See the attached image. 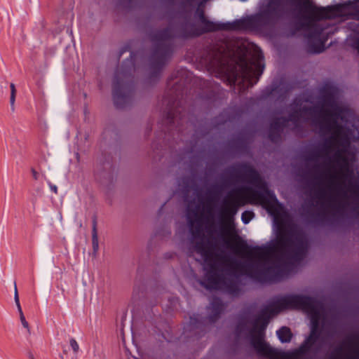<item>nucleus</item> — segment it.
Here are the masks:
<instances>
[{"label":"nucleus","mask_w":359,"mask_h":359,"mask_svg":"<svg viewBox=\"0 0 359 359\" xmlns=\"http://www.w3.org/2000/svg\"><path fill=\"white\" fill-rule=\"evenodd\" d=\"M324 311L322 302L300 294H287L262 309L248 329L241 320L236 327L240 337L248 332L257 353L268 359H300L320 352L318 344L320 320Z\"/></svg>","instance_id":"nucleus-2"},{"label":"nucleus","mask_w":359,"mask_h":359,"mask_svg":"<svg viewBox=\"0 0 359 359\" xmlns=\"http://www.w3.org/2000/svg\"><path fill=\"white\" fill-rule=\"evenodd\" d=\"M11 88V97H10V104L11 108L13 111L15 110V95H16V89L15 84L11 83L10 84Z\"/></svg>","instance_id":"nucleus-23"},{"label":"nucleus","mask_w":359,"mask_h":359,"mask_svg":"<svg viewBox=\"0 0 359 359\" xmlns=\"http://www.w3.org/2000/svg\"><path fill=\"white\" fill-rule=\"evenodd\" d=\"M48 184L50 189V190L54 192L55 194H57V187L56 185L53 184L50 181H47Z\"/></svg>","instance_id":"nucleus-29"},{"label":"nucleus","mask_w":359,"mask_h":359,"mask_svg":"<svg viewBox=\"0 0 359 359\" xmlns=\"http://www.w3.org/2000/svg\"><path fill=\"white\" fill-rule=\"evenodd\" d=\"M200 26L194 23L186 22L180 30L170 25L165 29L154 33L151 40L154 43V50L151 56V79H158L161 70L168 61L173 51L172 39L174 37L187 38L200 36L204 33L218 30H241L253 28L256 26L258 16H250L236 20L232 22H217L209 20L204 11L199 7L196 11Z\"/></svg>","instance_id":"nucleus-4"},{"label":"nucleus","mask_w":359,"mask_h":359,"mask_svg":"<svg viewBox=\"0 0 359 359\" xmlns=\"http://www.w3.org/2000/svg\"><path fill=\"white\" fill-rule=\"evenodd\" d=\"M276 334L281 343H288L291 341L292 337L290 329L287 327H282L277 330Z\"/></svg>","instance_id":"nucleus-20"},{"label":"nucleus","mask_w":359,"mask_h":359,"mask_svg":"<svg viewBox=\"0 0 359 359\" xmlns=\"http://www.w3.org/2000/svg\"><path fill=\"white\" fill-rule=\"evenodd\" d=\"M176 100L171 98L169 100H167V98H165L163 100L164 103H166L168 105V111L167 113V121L170 124L177 123V126L182 124L184 121V114L180 111V109H174L175 105Z\"/></svg>","instance_id":"nucleus-15"},{"label":"nucleus","mask_w":359,"mask_h":359,"mask_svg":"<svg viewBox=\"0 0 359 359\" xmlns=\"http://www.w3.org/2000/svg\"><path fill=\"white\" fill-rule=\"evenodd\" d=\"M231 177L236 180H247L250 184L256 186L260 191L255 190L250 187L244 186L236 188L229 192L232 196L234 194L244 195L252 204L262 205L269 212L278 214L280 204L274 193L270 191L264 182L260 177L258 172L250 165L241 164L229 169Z\"/></svg>","instance_id":"nucleus-7"},{"label":"nucleus","mask_w":359,"mask_h":359,"mask_svg":"<svg viewBox=\"0 0 359 359\" xmlns=\"http://www.w3.org/2000/svg\"><path fill=\"white\" fill-rule=\"evenodd\" d=\"M337 13L348 18L359 20V0L348 1L334 7Z\"/></svg>","instance_id":"nucleus-13"},{"label":"nucleus","mask_w":359,"mask_h":359,"mask_svg":"<svg viewBox=\"0 0 359 359\" xmlns=\"http://www.w3.org/2000/svg\"><path fill=\"white\" fill-rule=\"evenodd\" d=\"M200 316L198 315H194V316L190 317L189 324L188 325V328L190 331L194 329H201L202 325V323L199 320Z\"/></svg>","instance_id":"nucleus-21"},{"label":"nucleus","mask_w":359,"mask_h":359,"mask_svg":"<svg viewBox=\"0 0 359 359\" xmlns=\"http://www.w3.org/2000/svg\"><path fill=\"white\" fill-rule=\"evenodd\" d=\"M321 100L318 104L311 107H302L294 110L288 118L280 117L273 120L270 125L269 137L277 142L281 133L289 122L298 126L302 118L306 115L313 117V122L319 126L321 132L331 134L323 146L322 151L328 154L333 143L340 147H348L355 138L354 113L348 108L340 105L337 101V88L325 85L320 90Z\"/></svg>","instance_id":"nucleus-3"},{"label":"nucleus","mask_w":359,"mask_h":359,"mask_svg":"<svg viewBox=\"0 0 359 359\" xmlns=\"http://www.w3.org/2000/svg\"><path fill=\"white\" fill-rule=\"evenodd\" d=\"M283 10V0H269L262 15L269 18H278L282 15Z\"/></svg>","instance_id":"nucleus-16"},{"label":"nucleus","mask_w":359,"mask_h":359,"mask_svg":"<svg viewBox=\"0 0 359 359\" xmlns=\"http://www.w3.org/2000/svg\"><path fill=\"white\" fill-rule=\"evenodd\" d=\"M298 11L302 13L298 22V29L306 32L308 39V51L311 53H320L324 51V43L320 39L323 29L315 23L314 20L328 18L322 9L317 8L309 0H293Z\"/></svg>","instance_id":"nucleus-8"},{"label":"nucleus","mask_w":359,"mask_h":359,"mask_svg":"<svg viewBox=\"0 0 359 359\" xmlns=\"http://www.w3.org/2000/svg\"><path fill=\"white\" fill-rule=\"evenodd\" d=\"M135 85L129 75L116 72L113 82L112 96L115 106L122 109L129 105L133 99Z\"/></svg>","instance_id":"nucleus-9"},{"label":"nucleus","mask_w":359,"mask_h":359,"mask_svg":"<svg viewBox=\"0 0 359 359\" xmlns=\"http://www.w3.org/2000/svg\"><path fill=\"white\" fill-rule=\"evenodd\" d=\"M31 172L34 180H39L41 175L34 168H31Z\"/></svg>","instance_id":"nucleus-27"},{"label":"nucleus","mask_w":359,"mask_h":359,"mask_svg":"<svg viewBox=\"0 0 359 359\" xmlns=\"http://www.w3.org/2000/svg\"><path fill=\"white\" fill-rule=\"evenodd\" d=\"M347 148L348 147H341V149H337L334 152L332 158V161L338 165L341 163L339 174H340L341 177L344 179L352 178L353 175V170L349 166L348 158L344 156V153Z\"/></svg>","instance_id":"nucleus-12"},{"label":"nucleus","mask_w":359,"mask_h":359,"mask_svg":"<svg viewBox=\"0 0 359 359\" xmlns=\"http://www.w3.org/2000/svg\"><path fill=\"white\" fill-rule=\"evenodd\" d=\"M263 55L257 59L248 60L240 54L238 46L229 39L218 41L207 53L205 63L211 69L223 74L232 85L241 84L245 90L252 87L263 73Z\"/></svg>","instance_id":"nucleus-5"},{"label":"nucleus","mask_w":359,"mask_h":359,"mask_svg":"<svg viewBox=\"0 0 359 359\" xmlns=\"http://www.w3.org/2000/svg\"><path fill=\"white\" fill-rule=\"evenodd\" d=\"M320 157V154L319 152H313L311 154L309 157L308 160L311 161H318L319 158Z\"/></svg>","instance_id":"nucleus-26"},{"label":"nucleus","mask_w":359,"mask_h":359,"mask_svg":"<svg viewBox=\"0 0 359 359\" xmlns=\"http://www.w3.org/2000/svg\"><path fill=\"white\" fill-rule=\"evenodd\" d=\"M224 309V305L222 300L219 298L213 297L211 299L210 306L208 308L209 313L208 320L211 323H215L219 318Z\"/></svg>","instance_id":"nucleus-17"},{"label":"nucleus","mask_w":359,"mask_h":359,"mask_svg":"<svg viewBox=\"0 0 359 359\" xmlns=\"http://www.w3.org/2000/svg\"><path fill=\"white\" fill-rule=\"evenodd\" d=\"M316 196L320 199H324L326 197V191L324 189H320L318 191Z\"/></svg>","instance_id":"nucleus-28"},{"label":"nucleus","mask_w":359,"mask_h":359,"mask_svg":"<svg viewBox=\"0 0 359 359\" xmlns=\"http://www.w3.org/2000/svg\"><path fill=\"white\" fill-rule=\"evenodd\" d=\"M339 178V175L337 173L331 174L329 175V187L332 191H336L337 196L341 195L342 198L348 199V192H350L353 198L358 200L359 198V184L358 183L349 181L348 187L346 190H341L339 183L337 182Z\"/></svg>","instance_id":"nucleus-11"},{"label":"nucleus","mask_w":359,"mask_h":359,"mask_svg":"<svg viewBox=\"0 0 359 359\" xmlns=\"http://www.w3.org/2000/svg\"><path fill=\"white\" fill-rule=\"evenodd\" d=\"M235 197L231 203L225 201L226 203H228L222 210V215L224 218H231L234 215L236 214L238 208L240 205H244L247 201L250 203L248 198L244 195H237L234 194L232 196L228 194L229 197L233 198Z\"/></svg>","instance_id":"nucleus-14"},{"label":"nucleus","mask_w":359,"mask_h":359,"mask_svg":"<svg viewBox=\"0 0 359 359\" xmlns=\"http://www.w3.org/2000/svg\"><path fill=\"white\" fill-rule=\"evenodd\" d=\"M14 300H15L16 306L18 308V313L20 315V319L21 323H22V326L27 330L28 333H30L29 323H27V321L26 320V319L25 318V316L23 314V312H22V308H21V306L20 304L19 295H18V288H17V285H16L15 283H14Z\"/></svg>","instance_id":"nucleus-18"},{"label":"nucleus","mask_w":359,"mask_h":359,"mask_svg":"<svg viewBox=\"0 0 359 359\" xmlns=\"http://www.w3.org/2000/svg\"><path fill=\"white\" fill-rule=\"evenodd\" d=\"M200 205L191 209L189 204L187 219L193 238L199 239L195 245L196 252L204 261L205 278L201 284L208 290H222L232 296L240 293L238 273L245 274L261 282L278 281L290 271L292 265L300 262L306 256L308 243L301 233L294 231H281L274 243L268 245H249L238 241L231 245L229 240L224 243L247 259L244 262L235 259L223 268V259L214 251L212 245L203 237V222L199 214Z\"/></svg>","instance_id":"nucleus-1"},{"label":"nucleus","mask_w":359,"mask_h":359,"mask_svg":"<svg viewBox=\"0 0 359 359\" xmlns=\"http://www.w3.org/2000/svg\"><path fill=\"white\" fill-rule=\"evenodd\" d=\"M231 177L236 180H247L250 184L256 186L260 191L255 190L250 187L244 186L236 188L229 192L232 196L234 194L244 195L252 204L262 205L269 212L278 214L280 204L274 193L270 191L264 182L260 177L258 172L250 165L241 164L229 169Z\"/></svg>","instance_id":"nucleus-6"},{"label":"nucleus","mask_w":359,"mask_h":359,"mask_svg":"<svg viewBox=\"0 0 359 359\" xmlns=\"http://www.w3.org/2000/svg\"><path fill=\"white\" fill-rule=\"evenodd\" d=\"M319 165L318 164H316L314 165L313 168L316 170H318L319 169Z\"/></svg>","instance_id":"nucleus-31"},{"label":"nucleus","mask_w":359,"mask_h":359,"mask_svg":"<svg viewBox=\"0 0 359 359\" xmlns=\"http://www.w3.org/2000/svg\"><path fill=\"white\" fill-rule=\"evenodd\" d=\"M330 206L337 211H340L344 208V205L341 203H337V200L335 197L330 196L328 198Z\"/></svg>","instance_id":"nucleus-22"},{"label":"nucleus","mask_w":359,"mask_h":359,"mask_svg":"<svg viewBox=\"0 0 359 359\" xmlns=\"http://www.w3.org/2000/svg\"><path fill=\"white\" fill-rule=\"evenodd\" d=\"M330 359H359V335L348 336L334 350Z\"/></svg>","instance_id":"nucleus-10"},{"label":"nucleus","mask_w":359,"mask_h":359,"mask_svg":"<svg viewBox=\"0 0 359 359\" xmlns=\"http://www.w3.org/2000/svg\"><path fill=\"white\" fill-rule=\"evenodd\" d=\"M355 48L358 49V53H359V38L355 41Z\"/></svg>","instance_id":"nucleus-30"},{"label":"nucleus","mask_w":359,"mask_h":359,"mask_svg":"<svg viewBox=\"0 0 359 359\" xmlns=\"http://www.w3.org/2000/svg\"><path fill=\"white\" fill-rule=\"evenodd\" d=\"M92 247H93V255L96 257L99 250V240L97 231V221L95 219L93 220L92 227Z\"/></svg>","instance_id":"nucleus-19"},{"label":"nucleus","mask_w":359,"mask_h":359,"mask_svg":"<svg viewBox=\"0 0 359 359\" xmlns=\"http://www.w3.org/2000/svg\"><path fill=\"white\" fill-rule=\"evenodd\" d=\"M254 213L251 211H244L241 215V219L244 224H248L253 218Z\"/></svg>","instance_id":"nucleus-24"},{"label":"nucleus","mask_w":359,"mask_h":359,"mask_svg":"<svg viewBox=\"0 0 359 359\" xmlns=\"http://www.w3.org/2000/svg\"><path fill=\"white\" fill-rule=\"evenodd\" d=\"M69 344H70V346L72 348L74 353L75 354H76L79 350V346L77 341L74 338H72L69 340Z\"/></svg>","instance_id":"nucleus-25"},{"label":"nucleus","mask_w":359,"mask_h":359,"mask_svg":"<svg viewBox=\"0 0 359 359\" xmlns=\"http://www.w3.org/2000/svg\"><path fill=\"white\" fill-rule=\"evenodd\" d=\"M42 177H43L45 179H46V175H42Z\"/></svg>","instance_id":"nucleus-32"}]
</instances>
